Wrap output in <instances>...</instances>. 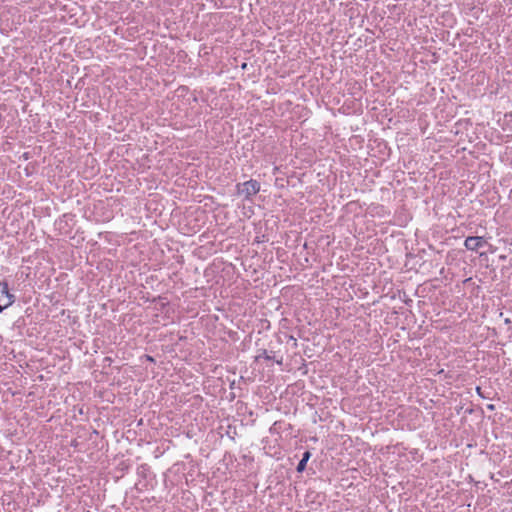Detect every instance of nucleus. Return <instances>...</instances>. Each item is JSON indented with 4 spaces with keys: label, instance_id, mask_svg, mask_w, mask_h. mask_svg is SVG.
Listing matches in <instances>:
<instances>
[{
    "label": "nucleus",
    "instance_id": "obj_1",
    "mask_svg": "<svg viewBox=\"0 0 512 512\" xmlns=\"http://www.w3.org/2000/svg\"><path fill=\"white\" fill-rule=\"evenodd\" d=\"M259 189V184L253 180L238 185V193L246 198L255 195Z\"/></svg>",
    "mask_w": 512,
    "mask_h": 512
},
{
    "label": "nucleus",
    "instance_id": "obj_2",
    "mask_svg": "<svg viewBox=\"0 0 512 512\" xmlns=\"http://www.w3.org/2000/svg\"><path fill=\"white\" fill-rule=\"evenodd\" d=\"M14 302V296L9 293L7 284L0 283V312Z\"/></svg>",
    "mask_w": 512,
    "mask_h": 512
},
{
    "label": "nucleus",
    "instance_id": "obj_3",
    "mask_svg": "<svg viewBox=\"0 0 512 512\" xmlns=\"http://www.w3.org/2000/svg\"><path fill=\"white\" fill-rule=\"evenodd\" d=\"M464 245L467 249L476 251L479 248L483 247L484 240L482 239V237H468L465 240Z\"/></svg>",
    "mask_w": 512,
    "mask_h": 512
},
{
    "label": "nucleus",
    "instance_id": "obj_4",
    "mask_svg": "<svg viewBox=\"0 0 512 512\" xmlns=\"http://www.w3.org/2000/svg\"><path fill=\"white\" fill-rule=\"evenodd\" d=\"M309 458H310V453L308 451H306L297 466L298 472H302L305 469V465H306L307 461L309 460Z\"/></svg>",
    "mask_w": 512,
    "mask_h": 512
}]
</instances>
